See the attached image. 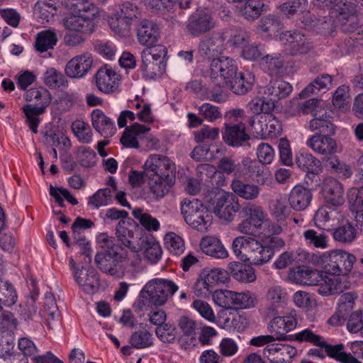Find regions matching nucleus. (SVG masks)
<instances>
[{
  "label": "nucleus",
  "mask_w": 363,
  "mask_h": 363,
  "mask_svg": "<svg viewBox=\"0 0 363 363\" xmlns=\"http://www.w3.org/2000/svg\"><path fill=\"white\" fill-rule=\"evenodd\" d=\"M142 58V71L144 75L149 79H154L161 76L166 70V63L164 61L155 60L150 57L141 55Z\"/></svg>",
  "instance_id": "nucleus-36"
},
{
  "label": "nucleus",
  "mask_w": 363,
  "mask_h": 363,
  "mask_svg": "<svg viewBox=\"0 0 363 363\" xmlns=\"http://www.w3.org/2000/svg\"><path fill=\"white\" fill-rule=\"evenodd\" d=\"M108 23L111 28L116 33L120 35H125L130 29L133 24L130 21L125 18L124 16L119 14L117 11L113 16L110 17Z\"/></svg>",
  "instance_id": "nucleus-63"
},
{
  "label": "nucleus",
  "mask_w": 363,
  "mask_h": 363,
  "mask_svg": "<svg viewBox=\"0 0 363 363\" xmlns=\"http://www.w3.org/2000/svg\"><path fill=\"white\" fill-rule=\"evenodd\" d=\"M44 83L50 89H56L67 84L63 74L55 68H49L44 73Z\"/></svg>",
  "instance_id": "nucleus-53"
},
{
  "label": "nucleus",
  "mask_w": 363,
  "mask_h": 363,
  "mask_svg": "<svg viewBox=\"0 0 363 363\" xmlns=\"http://www.w3.org/2000/svg\"><path fill=\"white\" fill-rule=\"evenodd\" d=\"M322 194L325 201L333 206H340L345 203L343 186L335 178L328 177L323 180Z\"/></svg>",
  "instance_id": "nucleus-14"
},
{
  "label": "nucleus",
  "mask_w": 363,
  "mask_h": 363,
  "mask_svg": "<svg viewBox=\"0 0 363 363\" xmlns=\"http://www.w3.org/2000/svg\"><path fill=\"white\" fill-rule=\"evenodd\" d=\"M279 38L284 45L286 52L291 56L306 55L313 49L310 39L298 30L281 33Z\"/></svg>",
  "instance_id": "nucleus-5"
},
{
  "label": "nucleus",
  "mask_w": 363,
  "mask_h": 363,
  "mask_svg": "<svg viewBox=\"0 0 363 363\" xmlns=\"http://www.w3.org/2000/svg\"><path fill=\"white\" fill-rule=\"evenodd\" d=\"M296 162L299 168L308 173L318 174L322 170L320 160L308 152H300L296 156Z\"/></svg>",
  "instance_id": "nucleus-37"
},
{
  "label": "nucleus",
  "mask_w": 363,
  "mask_h": 363,
  "mask_svg": "<svg viewBox=\"0 0 363 363\" xmlns=\"http://www.w3.org/2000/svg\"><path fill=\"white\" fill-rule=\"evenodd\" d=\"M91 122L94 129L104 138H110L116 133L114 121L100 109H94L92 111Z\"/></svg>",
  "instance_id": "nucleus-24"
},
{
  "label": "nucleus",
  "mask_w": 363,
  "mask_h": 363,
  "mask_svg": "<svg viewBox=\"0 0 363 363\" xmlns=\"http://www.w3.org/2000/svg\"><path fill=\"white\" fill-rule=\"evenodd\" d=\"M127 256V251L124 247H116V251L111 250L97 253L94 260L103 272L121 277L123 273L119 264L126 259Z\"/></svg>",
  "instance_id": "nucleus-4"
},
{
  "label": "nucleus",
  "mask_w": 363,
  "mask_h": 363,
  "mask_svg": "<svg viewBox=\"0 0 363 363\" xmlns=\"http://www.w3.org/2000/svg\"><path fill=\"white\" fill-rule=\"evenodd\" d=\"M294 340L299 342H308L320 347L325 340L323 337L314 333L311 328H306L296 333Z\"/></svg>",
  "instance_id": "nucleus-62"
},
{
  "label": "nucleus",
  "mask_w": 363,
  "mask_h": 363,
  "mask_svg": "<svg viewBox=\"0 0 363 363\" xmlns=\"http://www.w3.org/2000/svg\"><path fill=\"white\" fill-rule=\"evenodd\" d=\"M303 235L306 242L314 247L325 249L328 247V236L323 231L317 232L313 229H308Z\"/></svg>",
  "instance_id": "nucleus-46"
},
{
  "label": "nucleus",
  "mask_w": 363,
  "mask_h": 363,
  "mask_svg": "<svg viewBox=\"0 0 363 363\" xmlns=\"http://www.w3.org/2000/svg\"><path fill=\"white\" fill-rule=\"evenodd\" d=\"M262 65L270 75L279 74L284 65L283 57L280 55H267L262 58Z\"/></svg>",
  "instance_id": "nucleus-47"
},
{
  "label": "nucleus",
  "mask_w": 363,
  "mask_h": 363,
  "mask_svg": "<svg viewBox=\"0 0 363 363\" xmlns=\"http://www.w3.org/2000/svg\"><path fill=\"white\" fill-rule=\"evenodd\" d=\"M150 130V128L135 123L125 128L121 138V143L126 147L138 148L139 143L137 137L141 139V135L149 132Z\"/></svg>",
  "instance_id": "nucleus-29"
},
{
  "label": "nucleus",
  "mask_w": 363,
  "mask_h": 363,
  "mask_svg": "<svg viewBox=\"0 0 363 363\" xmlns=\"http://www.w3.org/2000/svg\"><path fill=\"white\" fill-rule=\"evenodd\" d=\"M72 129L78 140L83 143H89L92 139V132L88 123L76 120L72 123Z\"/></svg>",
  "instance_id": "nucleus-60"
},
{
  "label": "nucleus",
  "mask_w": 363,
  "mask_h": 363,
  "mask_svg": "<svg viewBox=\"0 0 363 363\" xmlns=\"http://www.w3.org/2000/svg\"><path fill=\"white\" fill-rule=\"evenodd\" d=\"M292 91V86L281 79L272 81L266 86L264 93L271 96L274 100L287 97Z\"/></svg>",
  "instance_id": "nucleus-38"
},
{
  "label": "nucleus",
  "mask_w": 363,
  "mask_h": 363,
  "mask_svg": "<svg viewBox=\"0 0 363 363\" xmlns=\"http://www.w3.org/2000/svg\"><path fill=\"white\" fill-rule=\"evenodd\" d=\"M314 118L310 121L309 128L315 134H335V126L332 121L330 111L328 110H314Z\"/></svg>",
  "instance_id": "nucleus-19"
},
{
  "label": "nucleus",
  "mask_w": 363,
  "mask_h": 363,
  "mask_svg": "<svg viewBox=\"0 0 363 363\" xmlns=\"http://www.w3.org/2000/svg\"><path fill=\"white\" fill-rule=\"evenodd\" d=\"M229 270L231 276L237 281L250 283L256 280L255 270L250 265L240 262L230 263Z\"/></svg>",
  "instance_id": "nucleus-32"
},
{
  "label": "nucleus",
  "mask_w": 363,
  "mask_h": 363,
  "mask_svg": "<svg viewBox=\"0 0 363 363\" xmlns=\"http://www.w3.org/2000/svg\"><path fill=\"white\" fill-rule=\"evenodd\" d=\"M94 14L89 16L80 13H69L63 19V25L67 30L84 34L92 33L96 27Z\"/></svg>",
  "instance_id": "nucleus-12"
},
{
  "label": "nucleus",
  "mask_w": 363,
  "mask_h": 363,
  "mask_svg": "<svg viewBox=\"0 0 363 363\" xmlns=\"http://www.w3.org/2000/svg\"><path fill=\"white\" fill-rule=\"evenodd\" d=\"M166 247L170 253L175 255H182L185 250V245L183 239L174 233H169L164 237Z\"/></svg>",
  "instance_id": "nucleus-57"
},
{
  "label": "nucleus",
  "mask_w": 363,
  "mask_h": 363,
  "mask_svg": "<svg viewBox=\"0 0 363 363\" xmlns=\"http://www.w3.org/2000/svg\"><path fill=\"white\" fill-rule=\"evenodd\" d=\"M201 249L207 255L223 259L228 257V251L220 240L214 236H206L200 242Z\"/></svg>",
  "instance_id": "nucleus-30"
},
{
  "label": "nucleus",
  "mask_w": 363,
  "mask_h": 363,
  "mask_svg": "<svg viewBox=\"0 0 363 363\" xmlns=\"http://www.w3.org/2000/svg\"><path fill=\"white\" fill-rule=\"evenodd\" d=\"M213 300L220 307L225 309L234 308V291L230 290H216L213 292Z\"/></svg>",
  "instance_id": "nucleus-56"
},
{
  "label": "nucleus",
  "mask_w": 363,
  "mask_h": 363,
  "mask_svg": "<svg viewBox=\"0 0 363 363\" xmlns=\"http://www.w3.org/2000/svg\"><path fill=\"white\" fill-rule=\"evenodd\" d=\"M333 134H315L306 141V145L316 154L330 157L337 152V143L331 138Z\"/></svg>",
  "instance_id": "nucleus-10"
},
{
  "label": "nucleus",
  "mask_w": 363,
  "mask_h": 363,
  "mask_svg": "<svg viewBox=\"0 0 363 363\" xmlns=\"http://www.w3.org/2000/svg\"><path fill=\"white\" fill-rule=\"evenodd\" d=\"M268 351L274 357L271 359V363H291L292 358L296 354L297 350L286 344H277L268 345L264 352Z\"/></svg>",
  "instance_id": "nucleus-27"
},
{
  "label": "nucleus",
  "mask_w": 363,
  "mask_h": 363,
  "mask_svg": "<svg viewBox=\"0 0 363 363\" xmlns=\"http://www.w3.org/2000/svg\"><path fill=\"white\" fill-rule=\"evenodd\" d=\"M308 0H288L280 6V11L287 18L307 10Z\"/></svg>",
  "instance_id": "nucleus-48"
},
{
  "label": "nucleus",
  "mask_w": 363,
  "mask_h": 363,
  "mask_svg": "<svg viewBox=\"0 0 363 363\" xmlns=\"http://www.w3.org/2000/svg\"><path fill=\"white\" fill-rule=\"evenodd\" d=\"M17 301V294L13 286L0 279V306H11Z\"/></svg>",
  "instance_id": "nucleus-52"
},
{
  "label": "nucleus",
  "mask_w": 363,
  "mask_h": 363,
  "mask_svg": "<svg viewBox=\"0 0 363 363\" xmlns=\"http://www.w3.org/2000/svg\"><path fill=\"white\" fill-rule=\"evenodd\" d=\"M125 220H120L116 227V235L121 247L129 249L133 252H138L143 250L137 238L134 236V231L127 228Z\"/></svg>",
  "instance_id": "nucleus-21"
},
{
  "label": "nucleus",
  "mask_w": 363,
  "mask_h": 363,
  "mask_svg": "<svg viewBox=\"0 0 363 363\" xmlns=\"http://www.w3.org/2000/svg\"><path fill=\"white\" fill-rule=\"evenodd\" d=\"M242 164L246 174L256 183L264 185L271 182L272 179V172L264 164L245 157L242 160Z\"/></svg>",
  "instance_id": "nucleus-15"
},
{
  "label": "nucleus",
  "mask_w": 363,
  "mask_h": 363,
  "mask_svg": "<svg viewBox=\"0 0 363 363\" xmlns=\"http://www.w3.org/2000/svg\"><path fill=\"white\" fill-rule=\"evenodd\" d=\"M335 218V211L328 206H320L315 213L313 220L315 225L325 230L329 227L331 221Z\"/></svg>",
  "instance_id": "nucleus-43"
},
{
  "label": "nucleus",
  "mask_w": 363,
  "mask_h": 363,
  "mask_svg": "<svg viewBox=\"0 0 363 363\" xmlns=\"http://www.w3.org/2000/svg\"><path fill=\"white\" fill-rule=\"evenodd\" d=\"M356 237V230L349 223L334 230L333 238L336 241L342 243H351Z\"/></svg>",
  "instance_id": "nucleus-55"
},
{
  "label": "nucleus",
  "mask_w": 363,
  "mask_h": 363,
  "mask_svg": "<svg viewBox=\"0 0 363 363\" xmlns=\"http://www.w3.org/2000/svg\"><path fill=\"white\" fill-rule=\"evenodd\" d=\"M145 170L152 172L150 177L176 178L175 164L167 156L150 155L144 164Z\"/></svg>",
  "instance_id": "nucleus-7"
},
{
  "label": "nucleus",
  "mask_w": 363,
  "mask_h": 363,
  "mask_svg": "<svg viewBox=\"0 0 363 363\" xmlns=\"http://www.w3.org/2000/svg\"><path fill=\"white\" fill-rule=\"evenodd\" d=\"M24 98L27 101L34 102V104L24 106L22 109L30 130L33 133H37L40 123L38 116L44 113L47 107L50 104L51 94L44 87L32 88L27 90Z\"/></svg>",
  "instance_id": "nucleus-1"
},
{
  "label": "nucleus",
  "mask_w": 363,
  "mask_h": 363,
  "mask_svg": "<svg viewBox=\"0 0 363 363\" xmlns=\"http://www.w3.org/2000/svg\"><path fill=\"white\" fill-rule=\"evenodd\" d=\"M257 303V296L250 292L238 293L234 291V308L233 309L251 308L255 306Z\"/></svg>",
  "instance_id": "nucleus-51"
},
{
  "label": "nucleus",
  "mask_w": 363,
  "mask_h": 363,
  "mask_svg": "<svg viewBox=\"0 0 363 363\" xmlns=\"http://www.w3.org/2000/svg\"><path fill=\"white\" fill-rule=\"evenodd\" d=\"M218 168L222 173L233 174L238 178L242 175L241 164L229 157H223L218 163Z\"/></svg>",
  "instance_id": "nucleus-50"
},
{
  "label": "nucleus",
  "mask_w": 363,
  "mask_h": 363,
  "mask_svg": "<svg viewBox=\"0 0 363 363\" xmlns=\"http://www.w3.org/2000/svg\"><path fill=\"white\" fill-rule=\"evenodd\" d=\"M45 141L53 147L62 149L71 146L70 140L60 130L50 129L44 134Z\"/></svg>",
  "instance_id": "nucleus-44"
},
{
  "label": "nucleus",
  "mask_w": 363,
  "mask_h": 363,
  "mask_svg": "<svg viewBox=\"0 0 363 363\" xmlns=\"http://www.w3.org/2000/svg\"><path fill=\"white\" fill-rule=\"evenodd\" d=\"M338 277L334 276V277L329 278L327 277H323L320 274L318 284H316L318 286V292L323 296L340 293L342 291V283L340 281Z\"/></svg>",
  "instance_id": "nucleus-40"
},
{
  "label": "nucleus",
  "mask_w": 363,
  "mask_h": 363,
  "mask_svg": "<svg viewBox=\"0 0 363 363\" xmlns=\"http://www.w3.org/2000/svg\"><path fill=\"white\" fill-rule=\"evenodd\" d=\"M111 188L101 189L89 199L88 204L96 208L108 205L112 201Z\"/></svg>",
  "instance_id": "nucleus-58"
},
{
  "label": "nucleus",
  "mask_w": 363,
  "mask_h": 363,
  "mask_svg": "<svg viewBox=\"0 0 363 363\" xmlns=\"http://www.w3.org/2000/svg\"><path fill=\"white\" fill-rule=\"evenodd\" d=\"M332 76L328 74H323L318 76L301 91L299 96L301 99H305L312 94H317L322 90L328 89L332 85Z\"/></svg>",
  "instance_id": "nucleus-34"
},
{
  "label": "nucleus",
  "mask_w": 363,
  "mask_h": 363,
  "mask_svg": "<svg viewBox=\"0 0 363 363\" xmlns=\"http://www.w3.org/2000/svg\"><path fill=\"white\" fill-rule=\"evenodd\" d=\"M178 286L172 280L155 279L150 281L140 291L143 304L164 305L178 290Z\"/></svg>",
  "instance_id": "nucleus-3"
},
{
  "label": "nucleus",
  "mask_w": 363,
  "mask_h": 363,
  "mask_svg": "<svg viewBox=\"0 0 363 363\" xmlns=\"http://www.w3.org/2000/svg\"><path fill=\"white\" fill-rule=\"evenodd\" d=\"M320 272L306 266H298L290 269L288 277L296 283L313 286L318 284Z\"/></svg>",
  "instance_id": "nucleus-23"
},
{
  "label": "nucleus",
  "mask_w": 363,
  "mask_h": 363,
  "mask_svg": "<svg viewBox=\"0 0 363 363\" xmlns=\"http://www.w3.org/2000/svg\"><path fill=\"white\" fill-rule=\"evenodd\" d=\"M133 216L140 224L147 231H157L160 224L159 220L151 215L145 213L142 208H136L132 211Z\"/></svg>",
  "instance_id": "nucleus-45"
},
{
  "label": "nucleus",
  "mask_w": 363,
  "mask_h": 363,
  "mask_svg": "<svg viewBox=\"0 0 363 363\" xmlns=\"http://www.w3.org/2000/svg\"><path fill=\"white\" fill-rule=\"evenodd\" d=\"M57 41L56 33L53 30L48 29L37 34L35 47L38 52H44L52 49Z\"/></svg>",
  "instance_id": "nucleus-39"
},
{
  "label": "nucleus",
  "mask_w": 363,
  "mask_h": 363,
  "mask_svg": "<svg viewBox=\"0 0 363 363\" xmlns=\"http://www.w3.org/2000/svg\"><path fill=\"white\" fill-rule=\"evenodd\" d=\"M242 213L255 223L262 225L267 218V214L260 206L248 203L242 208Z\"/></svg>",
  "instance_id": "nucleus-64"
},
{
  "label": "nucleus",
  "mask_w": 363,
  "mask_h": 363,
  "mask_svg": "<svg viewBox=\"0 0 363 363\" xmlns=\"http://www.w3.org/2000/svg\"><path fill=\"white\" fill-rule=\"evenodd\" d=\"M255 84V77L250 72H238L236 76L230 79L225 84L235 94H247Z\"/></svg>",
  "instance_id": "nucleus-25"
},
{
  "label": "nucleus",
  "mask_w": 363,
  "mask_h": 363,
  "mask_svg": "<svg viewBox=\"0 0 363 363\" xmlns=\"http://www.w3.org/2000/svg\"><path fill=\"white\" fill-rule=\"evenodd\" d=\"M209 75L214 82L226 84L236 76L238 67L236 62L228 57L213 58L210 63Z\"/></svg>",
  "instance_id": "nucleus-6"
},
{
  "label": "nucleus",
  "mask_w": 363,
  "mask_h": 363,
  "mask_svg": "<svg viewBox=\"0 0 363 363\" xmlns=\"http://www.w3.org/2000/svg\"><path fill=\"white\" fill-rule=\"evenodd\" d=\"M320 348H324L326 354L341 363H362L350 353L344 352V345L337 344L335 345L327 344L324 340Z\"/></svg>",
  "instance_id": "nucleus-33"
},
{
  "label": "nucleus",
  "mask_w": 363,
  "mask_h": 363,
  "mask_svg": "<svg viewBox=\"0 0 363 363\" xmlns=\"http://www.w3.org/2000/svg\"><path fill=\"white\" fill-rule=\"evenodd\" d=\"M131 346L136 349H143L153 345L152 335L147 330L134 332L130 337Z\"/></svg>",
  "instance_id": "nucleus-49"
},
{
  "label": "nucleus",
  "mask_w": 363,
  "mask_h": 363,
  "mask_svg": "<svg viewBox=\"0 0 363 363\" xmlns=\"http://www.w3.org/2000/svg\"><path fill=\"white\" fill-rule=\"evenodd\" d=\"M215 27L216 21L211 14L201 11L190 16L186 24V30L190 35L198 38L210 32Z\"/></svg>",
  "instance_id": "nucleus-9"
},
{
  "label": "nucleus",
  "mask_w": 363,
  "mask_h": 363,
  "mask_svg": "<svg viewBox=\"0 0 363 363\" xmlns=\"http://www.w3.org/2000/svg\"><path fill=\"white\" fill-rule=\"evenodd\" d=\"M234 3H240L238 7L241 16L247 21L257 19L264 12L263 0H232Z\"/></svg>",
  "instance_id": "nucleus-26"
},
{
  "label": "nucleus",
  "mask_w": 363,
  "mask_h": 363,
  "mask_svg": "<svg viewBox=\"0 0 363 363\" xmlns=\"http://www.w3.org/2000/svg\"><path fill=\"white\" fill-rule=\"evenodd\" d=\"M315 258L316 266L322 267V272L333 276L347 274L357 260L354 255L340 250L319 253Z\"/></svg>",
  "instance_id": "nucleus-2"
},
{
  "label": "nucleus",
  "mask_w": 363,
  "mask_h": 363,
  "mask_svg": "<svg viewBox=\"0 0 363 363\" xmlns=\"http://www.w3.org/2000/svg\"><path fill=\"white\" fill-rule=\"evenodd\" d=\"M119 75L107 65L101 67L95 74L96 85L104 94L114 92L118 85Z\"/></svg>",
  "instance_id": "nucleus-17"
},
{
  "label": "nucleus",
  "mask_w": 363,
  "mask_h": 363,
  "mask_svg": "<svg viewBox=\"0 0 363 363\" xmlns=\"http://www.w3.org/2000/svg\"><path fill=\"white\" fill-rule=\"evenodd\" d=\"M160 37V29L156 23L147 19L140 21L137 28V38L139 43L144 46H151L156 43Z\"/></svg>",
  "instance_id": "nucleus-20"
},
{
  "label": "nucleus",
  "mask_w": 363,
  "mask_h": 363,
  "mask_svg": "<svg viewBox=\"0 0 363 363\" xmlns=\"http://www.w3.org/2000/svg\"><path fill=\"white\" fill-rule=\"evenodd\" d=\"M145 4L152 9L164 13H173L179 0H145Z\"/></svg>",
  "instance_id": "nucleus-59"
},
{
  "label": "nucleus",
  "mask_w": 363,
  "mask_h": 363,
  "mask_svg": "<svg viewBox=\"0 0 363 363\" xmlns=\"http://www.w3.org/2000/svg\"><path fill=\"white\" fill-rule=\"evenodd\" d=\"M222 136L223 141L233 147H241L250 139V135L246 132L245 125L242 123H225L222 130Z\"/></svg>",
  "instance_id": "nucleus-13"
},
{
  "label": "nucleus",
  "mask_w": 363,
  "mask_h": 363,
  "mask_svg": "<svg viewBox=\"0 0 363 363\" xmlns=\"http://www.w3.org/2000/svg\"><path fill=\"white\" fill-rule=\"evenodd\" d=\"M256 241L250 236L236 237L232 243L234 254L241 261L248 262Z\"/></svg>",
  "instance_id": "nucleus-28"
},
{
  "label": "nucleus",
  "mask_w": 363,
  "mask_h": 363,
  "mask_svg": "<svg viewBox=\"0 0 363 363\" xmlns=\"http://www.w3.org/2000/svg\"><path fill=\"white\" fill-rule=\"evenodd\" d=\"M175 184V179L149 177L148 186L150 192L157 198H163Z\"/></svg>",
  "instance_id": "nucleus-35"
},
{
  "label": "nucleus",
  "mask_w": 363,
  "mask_h": 363,
  "mask_svg": "<svg viewBox=\"0 0 363 363\" xmlns=\"http://www.w3.org/2000/svg\"><path fill=\"white\" fill-rule=\"evenodd\" d=\"M253 247L249 262L254 265H262L267 263L273 257V252L264 244L256 241Z\"/></svg>",
  "instance_id": "nucleus-41"
},
{
  "label": "nucleus",
  "mask_w": 363,
  "mask_h": 363,
  "mask_svg": "<svg viewBox=\"0 0 363 363\" xmlns=\"http://www.w3.org/2000/svg\"><path fill=\"white\" fill-rule=\"evenodd\" d=\"M186 222L193 228L203 232L206 230L211 225V216L204 208L201 211V213L194 215L192 217L189 216V219Z\"/></svg>",
  "instance_id": "nucleus-54"
},
{
  "label": "nucleus",
  "mask_w": 363,
  "mask_h": 363,
  "mask_svg": "<svg viewBox=\"0 0 363 363\" xmlns=\"http://www.w3.org/2000/svg\"><path fill=\"white\" fill-rule=\"evenodd\" d=\"M231 189L236 195L249 201L257 199L260 194V189L258 185L245 183L238 178L232 180Z\"/></svg>",
  "instance_id": "nucleus-31"
},
{
  "label": "nucleus",
  "mask_w": 363,
  "mask_h": 363,
  "mask_svg": "<svg viewBox=\"0 0 363 363\" xmlns=\"http://www.w3.org/2000/svg\"><path fill=\"white\" fill-rule=\"evenodd\" d=\"M253 123L251 126L263 139L276 138L282 130L281 122L272 114L261 115L255 126Z\"/></svg>",
  "instance_id": "nucleus-16"
},
{
  "label": "nucleus",
  "mask_w": 363,
  "mask_h": 363,
  "mask_svg": "<svg viewBox=\"0 0 363 363\" xmlns=\"http://www.w3.org/2000/svg\"><path fill=\"white\" fill-rule=\"evenodd\" d=\"M358 295L356 292L350 291L342 294L338 300L337 307L340 313L349 315L355 306Z\"/></svg>",
  "instance_id": "nucleus-61"
},
{
  "label": "nucleus",
  "mask_w": 363,
  "mask_h": 363,
  "mask_svg": "<svg viewBox=\"0 0 363 363\" xmlns=\"http://www.w3.org/2000/svg\"><path fill=\"white\" fill-rule=\"evenodd\" d=\"M225 33L223 31L213 33L201 40L198 45V53L205 60L216 58L225 50Z\"/></svg>",
  "instance_id": "nucleus-8"
},
{
  "label": "nucleus",
  "mask_w": 363,
  "mask_h": 363,
  "mask_svg": "<svg viewBox=\"0 0 363 363\" xmlns=\"http://www.w3.org/2000/svg\"><path fill=\"white\" fill-rule=\"evenodd\" d=\"M313 194L309 189L302 185L295 186L289 194L290 207L296 211L305 210L311 203Z\"/></svg>",
  "instance_id": "nucleus-22"
},
{
  "label": "nucleus",
  "mask_w": 363,
  "mask_h": 363,
  "mask_svg": "<svg viewBox=\"0 0 363 363\" xmlns=\"http://www.w3.org/2000/svg\"><path fill=\"white\" fill-rule=\"evenodd\" d=\"M92 65V55L89 52H84L69 60L66 64L65 72L70 78L80 79L90 71Z\"/></svg>",
  "instance_id": "nucleus-11"
},
{
  "label": "nucleus",
  "mask_w": 363,
  "mask_h": 363,
  "mask_svg": "<svg viewBox=\"0 0 363 363\" xmlns=\"http://www.w3.org/2000/svg\"><path fill=\"white\" fill-rule=\"evenodd\" d=\"M297 325L296 314L291 313L288 315L277 316L269 323L268 328L271 333H274L277 340H288L286 333L295 329Z\"/></svg>",
  "instance_id": "nucleus-18"
},
{
  "label": "nucleus",
  "mask_w": 363,
  "mask_h": 363,
  "mask_svg": "<svg viewBox=\"0 0 363 363\" xmlns=\"http://www.w3.org/2000/svg\"><path fill=\"white\" fill-rule=\"evenodd\" d=\"M266 298L271 306L270 309L272 311L283 307L286 304L288 300L287 293L279 286L270 287L267 292Z\"/></svg>",
  "instance_id": "nucleus-42"
}]
</instances>
